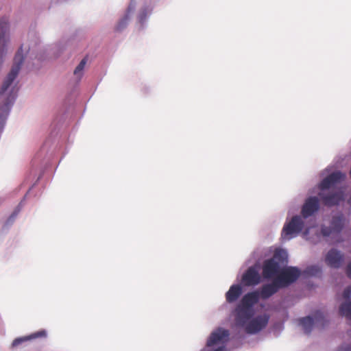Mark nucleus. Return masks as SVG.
<instances>
[{
  "mask_svg": "<svg viewBox=\"0 0 351 351\" xmlns=\"http://www.w3.org/2000/svg\"><path fill=\"white\" fill-rule=\"evenodd\" d=\"M319 197L323 204L327 206L338 205L343 199V193L341 191L326 195L324 192L319 193Z\"/></svg>",
  "mask_w": 351,
  "mask_h": 351,
  "instance_id": "ddd939ff",
  "label": "nucleus"
},
{
  "mask_svg": "<svg viewBox=\"0 0 351 351\" xmlns=\"http://www.w3.org/2000/svg\"><path fill=\"white\" fill-rule=\"evenodd\" d=\"M287 263V254L283 250L275 251L272 258L265 260L263 265V276L271 279L279 274L280 265Z\"/></svg>",
  "mask_w": 351,
  "mask_h": 351,
  "instance_id": "f03ea898",
  "label": "nucleus"
},
{
  "mask_svg": "<svg viewBox=\"0 0 351 351\" xmlns=\"http://www.w3.org/2000/svg\"><path fill=\"white\" fill-rule=\"evenodd\" d=\"M269 316L267 315L256 316L246 325L245 331L248 334L257 333L267 326Z\"/></svg>",
  "mask_w": 351,
  "mask_h": 351,
  "instance_id": "1a4fd4ad",
  "label": "nucleus"
},
{
  "mask_svg": "<svg viewBox=\"0 0 351 351\" xmlns=\"http://www.w3.org/2000/svg\"><path fill=\"white\" fill-rule=\"evenodd\" d=\"M242 294V288L239 285H232L226 293V299L228 303H233Z\"/></svg>",
  "mask_w": 351,
  "mask_h": 351,
  "instance_id": "6ab92c4d",
  "label": "nucleus"
},
{
  "mask_svg": "<svg viewBox=\"0 0 351 351\" xmlns=\"http://www.w3.org/2000/svg\"><path fill=\"white\" fill-rule=\"evenodd\" d=\"M351 295V286L347 287L343 292V297L345 299H348Z\"/></svg>",
  "mask_w": 351,
  "mask_h": 351,
  "instance_id": "393cba45",
  "label": "nucleus"
},
{
  "mask_svg": "<svg viewBox=\"0 0 351 351\" xmlns=\"http://www.w3.org/2000/svg\"><path fill=\"white\" fill-rule=\"evenodd\" d=\"M301 275L300 270L296 267H287L280 270L275 278L282 288L287 287L295 282Z\"/></svg>",
  "mask_w": 351,
  "mask_h": 351,
  "instance_id": "7ed1b4c3",
  "label": "nucleus"
},
{
  "mask_svg": "<svg viewBox=\"0 0 351 351\" xmlns=\"http://www.w3.org/2000/svg\"><path fill=\"white\" fill-rule=\"evenodd\" d=\"M47 331L43 329L39 331L33 332V333L30 334L29 335L15 339L12 343V346L16 347L19 345L21 344L22 343L27 341H30V340H33V339H38V338H45V337H47Z\"/></svg>",
  "mask_w": 351,
  "mask_h": 351,
  "instance_id": "f3484780",
  "label": "nucleus"
},
{
  "mask_svg": "<svg viewBox=\"0 0 351 351\" xmlns=\"http://www.w3.org/2000/svg\"><path fill=\"white\" fill-rule=\"evenodd\" d=\"M282 288L276 279L271 283L266 284L262 286L259 293V298L266 300L278 292L279 289Z\"/></svg>",
  "mask_w": 351,
  "mask_h": 351,
  "instance_id": "2eb2a0df",
  "label": "nucleus"
},
{
  "mask_svg": "<svg viewBox=\"0 0 351 351\" xmlns=\"http://www.w3.org/2000/svg\"><path fill=\"white\" fill-rule=\"evenodd\" d=\"M319 209V202L317 197H310L304 203L301 214L303 218L312 216Z\"/></svg>",
  "mask_w": 351,
  "mask_h": 351,
  "instance_id": "9d476101",
  "label": "nucleus"
},
{
  "mask_svg": "<svg viewBox=\"0 0 351 351\" xmlns=\"http://www.w3.org/2000/svg\"><path fill=\"white\" fill-rule=\"evenodd\" d=\"M258 292L256 291H252L243 295L239 304L244 306V307L252 308V306L258 302Z\"/></svg>",
  "mask_w": 351,
  "mask_h": 351,
  "instance_id": "a211bd4d",
  "label": "nucleus"
},
{
  "mask_svg": "<svg viewBox=\"0 0 351 351\" xmlns=\"http://www.w3.org/2000/svg\"><path fill=\"white\" fill-rule=\"evenodd\" d=\"M343 254L336 249L329 250L325 258L327 265L332 268H339L343 264Z\"/></svg>",
  "mask_w": 351,
  "mask_h": 351,
  "instance_id": "f8f14e48",
  "label": "nucleus"
},
{
  "mask_svg": "<svg viewBox=\"0 0 351 351\" xmlns=\"http://www.w3.org/2000/svg\"><path fill=\"white\" fill-rule=\"evenodd\" d=\"M339 313L341 315L351 319V301L342 304L339 308Z\"/></svg>",
  "mask_w": 351,
  "mask_h": 351,
  "instance_id": "412c9836",
  "label": "nucleus"
},
{
  "mask_svg": "<svg viewBox=\"0 0 351 351\" xmlns=\"http://www.w3.org/2000/svg\"><path fill=\"white\" fill-rule=\"evenodd\" d=\"M341 351H351V346H347L343 350L342 349Z\"/></svg>",
  "mask_w": 351,
  "mask_h": 351,
  "instance_id": "cd10ccee",
  "label": "nucleus"
},
{
  "mask_svg": "<svg viewBox=\"0 0 351 351\" xmlns=\"http://www.w3.org/2000/svg\"><path fill=\"white\" fill-rule=\"evenodd\" d=\"M347 276L351 278V262L348 265L346 268Z\"/></svg>",
  "mask_w": 351,
  "mask_h": 351,
  "instance_id": "a878e982",
  "label": "nucleus"
},
{
  "mask_svg": "<svg viewBox=\"0 0 351 351\" xmlns=\"http://www.w3.org/2000/svg\"><path fill=\"white\" fill-rule=\"evenodd\" d=\"M128 21H129V15L125 14L118 23V24L116 27V29L117 31H121L123 29H124L126 27Z\"/></svg>",
  "mask_w": 351,
  "mask_h": 351,
  "instance_id": "5701e85b",
  "label": "nucleus"
},
{
  "mask_svg": "<svg viewBox=\"0 0 351 351\" xmlns=\"http://www.w3.org/2000/svg\"><path fill=\"white\" fill-rule=\"evenodd\" d=\"M229 336L228 330L218 328L215 332H212L209 339L207 341L206 346L208 347L213 346L218 343L222 342L224 339Z\"/></svg>",
  "mask_w": 351,
  "mask_h": 351,
  "instance_id": "dca6fc26",
  "label": "nucleus"
},
{
  "mask_svg": "<svg viewBox=\"0 0 351 351\" xmlns=\"http://www.w3.org/2000/svg\"><path fill=\"white\" fill-rule=\"evenodd\" d=\"M346 174L342 172L337 171L333 172L326 177L319 184V188L321 191L330 189L334 184L340 182L344 180Z\"/></svg>",
  "mask_w": 351,
  "mask_h": 351,
  "instance_id": "9b49d317",
  "label": "nucleus"
},
{
  "mask_svg": "<svg viewBox=\"0 0 351 351\" xmlns=\"http://www.w3.org/2000/svg\"><path fill=\"white\" fill-rule=\"evenodd\" d=\"M86 58H83L81 62L79 63V64L77 66V67L75 68V69L74 70V75H80L81 76L82 74V71L84 70V66L86 64Z\"/></svg>",
  "mask_w": 351,
  "mask_h": 351,
  "instance_id": "4be33fe9",
  "label": "nucleus"
},
{
  "mask_svg": "<svg viewBox=\"0 0 351 351\" xmlns=\"http://www.w3.org/2000/svg\"><path fill=\"white\" fill-rule=\"evenodd\" d=\"M224 346H221V347H219L218 348L215 349V350L213 351H224Z\"/></svg>",
  "mask_w": 351,
  "mask_h": 351,
  "instance_id": "bb28decb",
  "label": "nucleus"
},
{
  "mask_svg": "<svg viewBox=\"0 0 351 351\" xmlns=\"http://www.w3.org/2000/svg\"><path fill=\"white\" fill-rule=\"evenodd\" d=\"M299 322L305 333L308 334L312 330L313 325L322 328L326 325V320L322 312L317 311L313 317L307 316L300 319Z\"/></svg>",
  "mask_w": 351,
  "mask_h": 351,
  "instance_id": "20e7f679",
  "label": "nucleus"
},
{
  "mask_svg": "<svg viewBox=\"0 0 351 351\" xmlns=\"http://www.w3.org/2000/svg\"><path fill=\"white\" fill-rule=\"evenodd\" d=\"M303 273L308 276H319L322 274V269L317 265H311L306 267Z\"/></svg>",
  "mask_w": 351,
  "mask_h": 351,
  "instance_id": "aec40b11",
  "label": "nucleus"
},
{
  "mask_svg": "<svg viewBox=\"0 0 351 351\" xmlns=\"http://www.w3.org/2000/svg\"><path fill=\"white\" fill-rule=\"evenodd\" d=\"M343 226V219L340 216H335L332 217L331 221V226H322V234L324 237H337L339 236Z\"/></svg>",
  "mask_w": 351,
  "mask_h": 351,
  "instance_id": "6e6552de",
  "label": "nucleus"
},
{
  "mask_svg": "<svg viewBox=\"0 0 351 351\" xmlns=\"http://www.w3.org/2000/svg\"><path fill=\"white\" fill-rule=\"evenodd\" d=\"M9 23L6 16L0 19V66L3 62V57L6 53V44L9 40Z\"/></svg>",
  "mask_w": 351,
  "mask_h": 351,
  "instance_id": "423d86ee",
  "label": "nucleus"
},
{
  "mask_svg": "<svg viewBox=\"0 0 351 351\" xmlns=\"http://www.w3.org/2000/svg\"><path fill=\"white\" fill-rule=\"evenodd\" d=\"M236 317L235 320L238 325L243 326L245 322L251 318L252 316V310L248 307H244V306L239 304L236 308Z\"/></svg>",
  "mask_w": 351,
  "mask_h": 351,
  "instance_id": "4468645a",
  "label": "nucleus"
},
{
  "mask_svg": "<svg viewBox=\"0 0 351 351\" xmlns=\"http://www.w3.org/2000/svg\"><path fill=\"white\" fill-rule=\"evenodd\" d=\"M261 282V276L255 266L250 267L241 277V283L245 287H252Z\"/></svg>",
  "mask_w": 351,
  "mask_h": 351,
  "instance_id": "0eeeda50",
  "label": "nucleus"
},
{
  "mask_svg": "<svg viewBox=\"0 0 351 351\" xmlns=\"http://www.w3.org/2000/svg\"><path fill=\"white\" fill-rule=\"evenodd\" d=\"M19 213V210H14L5 221V226L11 225Z\"/></svg>",
  "mask_w": 351,
  "mask_h": 351,
  "instance_id": "b1692460",
  "label": "nucleus"
},
{
  "mask_svg": "<svg viewBox=\"0 0 351 351\" xmlns=\"http://www.w3.org/2000/svg\"><path fill=\"white\" fill-rule=\"evenodd\" d=\"M22 47L16 52L11 71L3 81L0 90V129L3 127L11 106L17 95L18 88L12 86L23 62Z\"/></svg>",
  "mask_w": 351,
  "mask_h": 351,
  "instance_id": "f257e3e1",
  "label": "nucleus"
},
{
  "mask_svg": "<svg viewBox=\"0 0 351 351\" xmlns=\"http://www.w3.org/2000/svg\"><path fill=\"white\" fill-rule=\"evenodd\" d=\"M304 228V221L302 217L295 215L291 220L286 223L282 229V237L285 239H290L299 234Z\"/></svg>",
  "mask_w": 351,
  "mask_h": 351,
  "instance_id": "39448f33",
  "label": "nucleus"
}]
</instances>
